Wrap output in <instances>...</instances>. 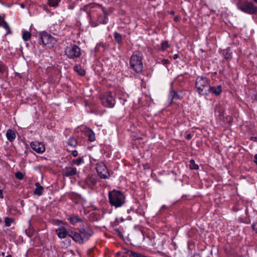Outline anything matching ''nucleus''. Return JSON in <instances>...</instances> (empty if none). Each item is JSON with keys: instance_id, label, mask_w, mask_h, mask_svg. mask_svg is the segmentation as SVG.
<instances>
[{"instance_id": "f257e3e1", "label": "nucleus", "mask_w": 257, "mask_h": 257, "mask_svg": "<svg viewBox=\"0 0 257 257\" xmlns=\"http://www.w3.org/2000/svg\"><path fill=\"white\" fill-rule=\"evenodd\" d=\"M108 199L111 206L118 208L125 203V197L122 192L114 189L109 192Z\"/></svg>"}, {"instance_id": "f03ea898", "label": "nucleus", "mask_w": 257, "mask_h": 257, "mask_svg": "<svg viewBox=\"0 0 257 257\" xmlns=\"http://www.w3.org/2000/svg\"><path fill=\"white\" fill-rule=\"evenodd\" d=\"M196 88L199 94L205 95L209 93L210 80L206 77L198 76L196 79Z\"/></svg>"}, {"instance_id": "7ed1b4c3", "label": "nucleus", "mask_w": 257, "mask_h": 257, "mask_svg": "<svg viewBox=\"0 0 257 257\" xmlns=\"http://www.w3.org/2000/svg\"><path fill=\"white\" fill-rule=\"evenodd\" d=\"M143 54L140 51H135L131 56L130 61L131 67L136 72H141L143 68Z\"/></svg>"}, {"instance_id": "20e7f679", "label": "nucleus", "mask_w": 257, "mask_h": 257, "mask_svg": "<svg viewBox=\"0 0 257 257\" xmlns=\"http://www.w3.org/2000/svg\"><path fill=\"white\" fill-rule=\"evenodd\" d=\"M53 224L58 226V228L55 229L58 237L60 239H63L70 236L71 230L67 229L65 226L67 223L60 220H55L53 222Z\"/></svg>"}, {"instance_id": "39448f33", "label": "nucleus", "mask_w": 257, "mask_h": 257, "mask_svg": "<svg viewBox=\"0 0 257 257\" xmlns=\"http://www.w3.org/2000/svg\"><path fill=\"white\" fill-rule=\"evenodd\" d=\"M237 7L241 12L249 15L254 14L257 12V7L251 2L239 0Z\"/></svg>"}, {"instance_id": "423d86ee", "label": "nucleus", "mask_w": 257, "mask_h": 257, "mask_svg": "<svg viewBox=\"0 0 257 257\" xmlns=\"http://www.w3.org/2000/svg\"><path fill=\"white\" fill-rule=\"evenodd\" d=\"M65 54L69 58L74 59L80 57L81 55V50L77 46L70 45L66 48Z\"/></svg>"}, {"instance_id": "0eeeda50", "label": "nucleus", "mask_w": 257, "mask_h": 257, "mask_svg": "<svg viewBox=\"0 0 257 257\" xmlns=\"http://www.w3.org/2000/svg\"><path fill=\"white\" fill-rule=\"evenodd\" d=\"M101 103L108 108H113L115 104V100L110 92H107L103 94L101 97Z\"/></svg>"}, {"instance_id": "6e6552de", "label": "nucleus", "mask_w": 257, "mask_h": 257, "mask_svg": "<svg viewBox=\"0 0 257 257\" xmlns=\"http://www.w3.org/2000/svg\"><path fill=\"white\" fill-rule=\"evenodd\" d=\"M40 36L43 44L49 47H52L56 43V39L46 32L41 33Z\"/></svg>"}, {"instance_id": "1a4fd4ad", "label": "nucleus", "mask_w": 257, "mask_h": 257, "mask_svg": "<svg viewBox=\"0 0 257 257\" xmlns=\"http://www.w3.org/2000/svg\"><path fill=\"white\" fill-rule=\"evenodd\" d=\"M96 170L98 175L102 179L108 178L110 174L106 165L103 162H100L96 165Z\"/></svg>"}, {"instance_id": "9d476101", "label": "nucleus", "mask_w": 257, "mask_h": 257, "mask_svg": "<svg viewBox=\"0 0 257 257\" xmlns=\"http://www.w3.org/2000/svg\"><path fill=\"white\" fill-rule=\"evenodd\" d=\"M30 146L32 149L38 154H42L45 151L44 145L39 142H31Z\"/></svg>"}, {"instance_id": "9b49d317", "label": "nucleus", "mask_w": 257, "mask_h": 257, "mask_svg": "<svg viewBox=\"0 0 257 257\" xmlns=\"http://www.w3.org/2000/svg\"><path fill=\"white\" fill-rule=\"evenodd\" d=\"M84 183L86 187L92 189L97 184V178L95 176H88L85 178Z\"/></svg>"}, {"instance_id": "f8f14e48", "label": "nucleus", "mask_w": 257, "mask_h": 257, "mask_svg": "<svg viewBox=\"0 0 257 257\" xmlns=\"http://www.w3.org/2000/svg\"><path fill=\"white\" fill-rule=\"evenodd\" d=\"M79 231L83 240V243L87 241L93 234L92 230L89 228H81Z\"/></svg>"}, {"instance_id": "ddd939ff", "label": "nucleus", "mask_w": 257, "mask_h": 257, "mask_svg": "<svg viewBox=\"0 0 257 257\" xmlns=\"http://www.w3.org/2000/svg\"><path fill=\"white\" fill-rule=\"evenodd\" d=\"M77 173V169L73 167H66L63 171V175L66 177H71Z\"/></svg>"}, {"instance_id": "4468645a", "label": "nucleus", "mask_w": 257, "mask_h": 257, "mask_svg": "<svg viewBox=\"0 0 257 257\" xmlns=\"http://www.w3.org/2000/svg\"><path fill=\"white\" fill-rule=\"evenodd\" d=\"M70 236L75 242H78L80 244L83 243V240L81 238V236L80 232L78 233V232H74L72 230H71Z\"/></svg>"}, {"instance_id": "2eb2a0df", "label": "nucleus", "mask_w": 257, "mask_h": 257, "mask_svg": "<svg viewBox=\"0 0 257 257\" xmlns=\"http://www.w3.org/2000/svg\"><path fill=\"white\" fill-rule=\"evenodd\" d=\"M222 92V86L221 85H219L217 86H210V90H209V93H211L216 96L219 95Z\"/></svg>"}, {"instance_id": "dca6fc26", "label": "nucleus", "mask_w": 257, "mask_h": 257, "mask_svg": "<svg viewBox=\"0 0 257 257\" xmlns=\"http://www.w3.org/2000/svg\"><path fill=\"white\" fill-rule=\"evenodd\" d=\"M7 139L11 142H13L16 139V134L14 131L9 129L6 133Z\"/></svg>"}, {"instance_id": "f3484780", "label": "nucleus", "mask_w": 257, "mask_h": 257, "mask_svg": "<svg viewBox=\"0 0 257 257\" xmlns=\"http://www.w3.org/2000/svg\"><path fill=\"white\" fill-rule=\"evenodd\" d=\"M35 185L36 188L34 190V194L38 196H41L43 193V187L38 182L36 183Z\"/></svg>"}, {"instance_id": "a211bd4d", "label": "nucleus", "mask_w": 257, "mask_h": 257, "mask_svg": "<svg viewBox=\"0 0 257 257\" xmlns=\"http://www.w3.org/2000/svg\"><path fill=\"white\" fill-rule=\"evenodd\" d=\"M169 47L168 42L167 41H162L159 47V49L162 51H164Z\"/></svg>"}, {"instance_id": "6ab92c4d", "label": "nucleus", "mask_w": 257, "mask_h": 257, "mask_svg": "<svg viewBox=\"0 0 257 257\" xmlns=\"http://www.w3.org/2000/svg\"><path fill=\"white\" fill-rule=\"evenodd\" d=\"M61 0H47L48 5L52 7H57Z\"/></svg>"}, {"instance_id": "aec40b11", "label": "nucleus", "mask_w": 257, "mask_h": 257, "mask_svg": "<svg viewBox=\"0 0 257 257\" xmlns=\"http://www.w3.org/2000/svg\"><path fill=\"white\" fill-rule=\"evenodd\" d=\"M74 70L78 72L80 75H84L85 71L83 69L80 65H76L74 67Z\"/></svg>"}, {"instance_id": "412c9836", "label": "nucleus", "mask_w": 257, "mask_h": 257, "mask_svg": "<svg viewBox=\"0 0 257 257\" xmlns=\"http://www.w3.org/2000/svg\"><path fill=\"white\" fill-rule=\"evenodd\" d=\"M68 145L71 147H75L77 145V142L74 137H70L68 140Z\"/></svg>"}, {"instance_id": "4be33fe9", "label": "nucleus", "mask_w": 257, "mask_h": 257, "mask_svg": "<svg viewBox=\"0 0 257 257\" xmlns=\"http://www.w3.org/2000/svg\"><path fill=\"white\" fill-rule=\"evenodd\" d=\"M114 38L115 41L118 44L121 43L122 42V36L121 34L117 33V32H115L114 33Z\"/></svg>"}, {"instance_id": "5701e85b", "label": "nucleus", "mask_w": 257, "mask_h": 257, "mask_svg": "<svg viewBox=\"0 0 257 257\" xmlns=\"http://www.w3.org/2000/svg\"><path fill=\"white\" fill-rule=\"evenodd\" d=\"M31 34L30 32L24 31L22 35V38L25 41H27L31 38Z\"/></svg>"}, {"instance_id": "b1692460", "label": "nucleus", "mask_w": 257, "mask_h": 257, "mask_svg": "<svg viewBox=\"0 0 257 257\" xmlns=\"http://www.w3.org/2000/svg\"><path fill=\"white\" fill-rule=\"evenodd\" d=\"M189 166L190 168L192 170H197L199 169L198 165L195 164V161L194 160H190Z\"/></svg>"}, {"instance_id": "393cba45", "label": "nucleus", "mask_w": 257, "mask_h": 257, "mask_svg": "<svg viewBox=\"0 0 257 257\" xmlns=\"http://www.w3.org/2000/svg\"><path fill=\"white\" fill-rule=\"evenodd\" d=\"M14 221V220L13 218H10L8 217H6L5 218V222L6 224V225L8 227H9L11 226V223H13Z\"/></svg>"}, {"instance_id": "a878e982", "label": "nucleus", "mask_w": 257, "mask_h": 257, "mask_svg": "<svg viewBox=\"0 0 257 257\" xmlns=\"http://www.w3.org/2000/svg\"><path fill=\"white\" fill-rule=\"evenodd\" d=\"M68 219L70 221V222L73 224L81 221V220L76 216H72L70 217Z\"/></svg>"}, {"instance_id": "bb28decb", "label": "nucleus", "mask_w": 257, "mask_h": 257, "mask_svg": "<svg viewBox=\"0 0 257 257\" xmlns=\"http://www.w3.org/2000/svg\"><path fill=\"white\" fill-rule=\"evenodd\" d=\"M88 136L90 141L93 142L95 140V134L92 130L89 131Z\"/></svg>"}, {"instance_id": "cd10ccee", "label": "nucleus", "mask_w": 257, "mask_h": 257, "mask_svg": "<svg viewBox=\"0 0 257 257\" xmlns=\"http://www.w3.org/2000/svg\"><path fill=\"white\" fill-rule=\"evenodd\" d=\"M170 94L172 96V99H180L179 95L175 91H172L170 92Z\"/></svg>"}, {"instance_id": "c85d7f7f", "label": "nucleus", "mask_w": 257, "mask_h": 257, "mask_svg": "<svg viewBox=\"0 0 257 257\" xmlns=\"http://www.w3.org/2000/svg\"><path fill=\"white\" fill-rule=\"evenodd\" d=\"M82 161H83L82 158H77V159H74V160H73L72 161V162H73L74 164H75L77 165V166H79V165H80L81 164V163H82Z\"/></svg>"}, {"instance_id": "c756f323", "label": "nucleus", "mask_w": 257, "mask_h": 257, "mask_svg": "<svg viewBox=\"0 0 257 257\" xmlns=\"http://www.w3.org/2000/svg\"><path fill=\"white\" fill-rule=\"evenodd\" d=\"M15 176L17 179L19 180H22L24 178V175L21 172H16L15 174Z\"/></svg>"}, {"instance_id": "7c9ffc66", "label": "nucleus", "mask_w": 257, "mask_h": 257, "mask_svg": "<svg viewBox=\"0 0 257 257\" xmlns=\"http://www.w3.org/2000/svg\"><path fill=\"white\" fill-rule=\"evenodd\" d=\"M6 67L5 65L0 63V72L3 73L6 70Z\"/></svg>"}, {"instance_id": "2f4dec72", "label": "nucleus", "mask_w": 257, "mask_h": 257, "mask_svg": "<svg viewBox=\"0 0 257 257\" xmlns=\"http://www.w3.org/2000/svg\"><path fill=\"white\" fill-rule=\"evenodd\" d=\"M251 228H252L253 230L257 232V223H253L251 225Z\"/></svg>"}, {"instance_id": "473e14b6", "label": "nucleus", "mask_w": 257, "mask_h": 257, "mask_svg": "<svg viewBox=\"0 0 257 257\" xmlns=\"http://www.w3.org/2000/svg\"><path fill=\"white\" fill-rule=\"evenodd\" d=\"M133 255L135 257H145V255H144L141 253H134Z\"/></svg>"}, {"instance_id": "72a5a7b5", "label": "nucleus", "mask_w": 257, "mask_h": 257, "mask_svg": "<svg viewBox=\"0 0 257 257\" xmlns=\"http://www.w3.org/2000/svg\"><path fill=\"white\" fill-rule=\"evenodd\" d=\"M162 63L163 65H167L169 63V61L167 59H163L162 60Z\"/></svg>"}, {"instance_id": "f704fd0d", "label": "nucleus", "mask_w": 257, "mask_h": 257, "mask_svg": "<svg viewBox=\"0 0 257 257\" xmlns=\"http://www.w3.org/2000/svg\"><path fill=\"white\" fill-rule=\"evenodd\" d=\"M72 155L73 157H76L78 156V152L76 150L73 151L72 153Z\"/></svg>"}, {"instance_id": "c9c22d12", "label": "nucleus", "mask_w": 257, "mask_h": 257, "mask_svg": "<svg viewBox=\"0 0 257 257\" xmlns=\"http://www.w3.org/2000/svg\"><path fill=\"white\" fill-rule=\"evenodd\" d=\"M106 22H105L104 20L102 22H99V23H97V24H92V26L93 27H96L97 26H98L99 24H105Z\"/></svg>"}, {"instance_id": "e433bc0d", "label": "nucleus", "mask_w": 257, "mask_h": 257, "mask_svg": "<svg viewBox=\"0 0 257 257\" xmlns=\"http://www.w3.org/2000/svg\"><path fill=\"white\" fill-rule=\"evenodd\" d=\"M0 198H4L3 192L2 190H0Z\"/></svg>"}, {"instance_id": "4c0bfd02", "label": "nucleus", "mask_w": 257, "mask_h": 257, "mask_svg": "<svg viewBox=\"0 0 257 257\" xmlns=\"http://www.w3.org/2000/svg\"><path fill=\"white\" fill-rule=\"evenodd\" d=\"M254 162L257 165V154L254 155Z\"/></svg>"}, {"instance_id": "58836bf2", "label": "nucleus", "mask_w": 257, "mask_h": 257, "mask_svg": "<svg viewBox=\"0 0 257 257\" xmlns=\"http://www.w3.org/2000/svg\"><path fill=\"white\" fill-rule=\"evenodd\" d=\"M178 58V55L177 54H175L173 55V59H177Z\"/></svg>"}, {"instance_id": "ea45409f", "label": "nucleus", "mask_w": 257, "mask_h": 257, "mask_svg": "<svg viewBox=\"0 0 257 257\" xmlns=\"http://www.w3.org/2000/svg\"><path fill=\"white\" fill-rule=\"evenodd\" d=\"M187 138L188 140L191 139V135H188L187 136Z\"/></svg>"}, {"instance_id": "a19ab883", "label": "nucleus", "mask_w": 257, "mask_h": 257, "mask_svg": "<svg viewBox=\"0 0 257 257\" xmlns=\"http://www.w3.org/2000/svg\"><path fill=\"white\" fill-rule=\"evenodd\" d=\"M2 256H4L5 255V252H3L2 253Z\"/></svg>"}, {"instance_id": "79ce46f5", "label": "nucleus", "mask_w": 257, "mask_h": 257, "mask_svg": "<svg viewBox=\"0 0 257 257\" xmlns=\"http://www.w3.org/2000/svg\"><path fill=\"white\" fill-rule=\"evenodd\" d=\"M6 257H12V255L11 254H8Z\"/></svg>"}, {"instance_id": "37998d69", "label": "nucleus", "mask_w": 257, "mask_h": 257, "mask_svg": "<svg viewBox=\"0 0 257 257\" xmlns=\"http://www.w3.org/2000/svg\"><path fill=\"white\" fill-rule=\"evenodd\" d=\"M255 2L257 3V0H254Z\"/></svg>"}, {"instance_id": "c03bdc74", "label": "nucleus", "mask_w": 257, "mask_h": 257, "mask_svg": "<svg viewBox=\"0 0 257 257\" xmlns=\"http://www.w3.org/2000/svg\"><path fill=\"white\" fill-rule=\"evenodd\" d=\"M1 222V219H0V222Z\"/></svg>"}]
</instances>
